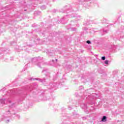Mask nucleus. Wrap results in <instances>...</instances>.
I'll return each mask as SVG.
<instances>
[{"instance_id": "nucleus-16", "label": "nucleus", "mask_w": 124, "mask_h": 124, "mask_svg": "<svg viewBox=\"0 0 124 124\" xmlns=\"http://www.w3.org/2000/svg\"><path fill=\"white\" fill-rule=\"evenodd\" d=\"M14 105H15V104L13 103L11 105H10L9 107H10V108H13V107H14Z\"/></svg>"}, {"instance_id": "nucleus-1", "label": "nucleus", "mask_w": 124, "mask_h": 124, "mask_svg": "<svg viewBox=\"0 0 124 124\" xmlns=\"http://www.w3.org/2000/svg\"><path fill=\"white\" fill-rule=\"evenodd\" d=\"M10 112V111L9 110H8V111L7 112V114H8V117H10V116H11ZM8 116H5V115L2 116L1 121H4V122H5V123H6V124H9L10 122V120H9L7 118Z\"/></svg>"}, {"instance_id": "nucleus-14", "label": "nucleus", "mask_w": 124, "mask_h": 124, "mask_svg": "<svg viewBox=\"0 0 124 124\" xmlns=\"http://www.w3.org/2000/svg\"><path fill=\"white\" fill-rule=\"evenodd\" d=\"M49 85L51 86V88H54V87L56 86L55 84H53L52 83H50Z\"/></svg>"}, {"instance_id": "nucleus-27", "label": "nucleus", "mask_w": 124, "mask_h": 124, "mask_svg": "<svg viewBox=\"0 0 124 124\" xmlns=\"http://www.w3.org/2000/svg\"><path fill=\"white\" fill-rule=\"evenodd\" d=\"M86 25H89V23H86Z\"/></svg>"}, {"instance_id": "nucleus-7", "label": "nucleus", "mask_w": 124, "mask_h": 124, "mask_svg": "<svg viewBox=\"0 0 124 124\" xmlns=\"http://www.w3.org/2000/svg\"><path fill=\"white\" fill-rule=\"evenodd\" d=\"M57 62H58V59H56V62H55V61H54V60H52L51 62H50L51 63V65H53L54 66H55V65L54 64V63H57Z\"/></svg>"}, {"instance_id": "nucleus-21", "label": "nucleus", "mask_w": 124, "mask_h": 124, "mask_svg": "<svg viewBox=\"0 0 124 124\" xmlns=\"http://www.w3.org/2000/svg\"><path fill=\"white\" fill-rule=\"evenodd\" d=\"M56 11H57V10H56L55 9L52 10V12H53L54 13H56Z\"/></svg>"}, {"instance_id": "nucleus-9", "label": "nucleus", "mask_w": 124, "mask_h": 124, "mask_svg": "<svg viewBox=\"0 0 124 124\" xmlns=\"http://www.w3.org/2000/svg\"><path fill=\"white\" fill-rule=\"evenodd\" d=\"M81 107H83V109H87L88 108V107L87 106V104H83L81 105Z\"/></svg>"}, {"instance_id": "nucleus-32", "label": "nucleus", "mask_w": 124, "mask_h": 124, "mask_svg": "<svg viewBox=\"0 0 124 124\" xmlns=\"http://www.w3.org/2000/svg\"><path fill=\"white\" fill-rule=\"evenodd\" d=\"M53 1H55V0H53Z\"/></svg>"}, {"instance_id": "nucleus-3", "label": "nucleus", "mask_w": 124, "mask_h": 124, "mask_svg": "<svg viewBox=\"0 0 124 124\" xmlns=\"http://www.w3.org/2000/svg\"><path fill=\"white\" fill-rule=\"evenodd\" d=\"M34 80H38L40 81V82H41V83H45L46 82V79L45 78L40 79V78H35Z\"/></svg>"}, {"instance_id": "nucleus-15", "label": "nucleus", "mask_w": 124, "mask_h": 124, "mask_svg": "<svg viewBox=\"0 0 124 124\" xmlns=\"http://www.w3.org/2000/svg\"><path fill=\"white\" fill-rule=\"evenodd\" d=\"M105 64H107V65L109 64V61H108V60H106V61H105Z\"/></svg>"}, {"instance_id": "nucleus-11", "label": "nucleus", "mask_w": 124, "mask_h": 124, "mask_svg": "<svg viewBox=\"0 0 124 124\" xmlns=\"http://www.w3.org/2000/svg\"><path fill=\"white\" fill-rule=\"evenodd\" d=\"M41 9L42 10H44V9H46V6L45 5L42 6L41 7Z\"/></svg>"}, {"instance_id": "nucleus-24", "label": "nucleus", "mask_w": 124, "mask_h": 124, "mask_svg": "<svg viewBox=\"0 0 124 124\" xmlns=\"http://www.w3.org/2000/svg\"><path fill=\"white\" fill-rule=\"evenodd\" d=\"M104 32H106V33H107V31H104Z\"/></svg>"}, {"instance_id": "nucleus-29", "label": "nucleus", "mask_w": 124, "mask_h": 124, "mask_svg": "<svg viewBox=\"0 0 124 124\" xmlns=\"http://www.w3.org/2000/svg\"><path fill=\"white\" fill-rule=\"evenodd\" d=\"M84 30H87V29H86V28H84Z\"/></svg>"}, {"instance_id": "nucleus-28", "label": "nucleus", "mask_w": 124, "mask_h": 124, "mask_svg": "<svg viewBox=\"0 0 124 124\" xmlns=\"http://www.w3.org/2000/svg\"><path fill=\"white\" fill-rule=\"evenodd\" d=\"M30 80H32V78H31Z\"/></svg>"}, {"instance_id": "nucleus-30", "label": "nucleus", "mask_w": 124, "mask_h": 124, "mask_svg": "<svg viewBox=\"0 0 124 124\" xmlns=\"http://www.w3.org/2000/svg\"><path fill=\"white\" fill-rule=\"evenodd\" d=\"M78 27H79V25H78Z\"/></svg>"}, {"instance_id": "nucleus-17", "label": "nucleus", "mask_w": 124, "mask_h": 124, "mask_svg": "<svg viewBox=\"0 0 124 124\" xmlns=\"http://www.w3.org/2000/svg\"><path fill=\"white\" fill-rule=\"evenodd\" d=\"M105 59H106V57H105V56H103L101 57L102 61H105Z\"/></svg>"}, {"instance_id": "nucleus-2", "label": "nucleus", "mask_w": 124, "mask_h": 124, "mask_svg": "<svg viewBox=\"0 0 124 124\" xmlns=\"http://www.w3.org/2000/svg\"><path fill=\"white\" fill-rule=\"evenodd\" d=\"M42 60H43V58L42 57H35L32 59V62H36V61H37V62H40V61H42Z\"/></svg>"}, {"instance_id": "nucleus-26", "label": "nucleus", "mask_w": 124, "mask_h": 124, "mask_svg": "<svg viewBox=\"0 0 124 124\" xmlns=\"http://www.w3.org/2000/svg\"><path fill=\"white\" fill-rule=\"evenodd\" d=\"M8 102L9 103H11V101H9Z\"/></svg>"}, {"instance_id": "nucleus-23", "label": "nucleus", "mask_w": 124, "mask_h": 124, "mask_svg": "<svg viewBox=\"0 0 124 124\" xmlns=\"http://www.w3.org/2000/svg\"><path fill=\"white\" fill-rule=\"evenodd\" d=\"M69 110H71L72 109V108L69 107H68Z\"/></svg>"}, {"instance_id": "nucleus-20", "label": "nucleus", "mask_w": 124, "mask_h": 124, "mask_svg": "<svg viewBox=\"0 0 124 124\" xmlns=\"http://www.w3.org/2000/svg\"><path fill=\"white\" fill-rule=\"evenodd\" d=\"M53 55H54L53 53H51V52H49V56H53Z\"/></svg>"}, {"instance_id": "nucleus-25", "label": "nucleus", "mask_w": 124, "mask_h": 124, "mask_svg": "<svg viewBox=\"0 0 124 124\" xmlns=\"http://www.w3.org/2000/svg\"><path fill=\"white\" fill-rule=\"evenodd\" d=\"M82 119H83V120H86V118H85V117L82 118Z\"/></svg>"}, {"instance_id": "nucleus-4", "label": "nucleus", "mask_w": 124, "mask_h": 124, "mask_svg": "<svg viewBox=\"0 0 124 124\" xmlns=\"http://www.w3.org/2000/svg\"><path fill=\"white\" fill-rule=\"evenodd\" d=\"M69 17H71V18H73L74 17H76L77 18V19H78V20H79L80 19V18H81V16H77L75 15H72L71 16H69Z\"/></svg>"}, {"instance_id": "nucleus-18", "label": "nucleus", "mask_w": 124, "mask_h": 124, "mask_svg": "<svg viewBox=\"0 0 124 124\" xmlns=\"http://www.w3.org/2000/svg\"><path fill=\"white\" fill-rule=\"evenodd\" d=\"M86 43H87V44H91L92 43L91 42V41L88 40L86 41Z\"/></svg>"}, {"instance_id": "nucleus-12", "label": "nucleus", "mask_w": 124, "mask_h": 124, "mask_svg": "<svg viewBox=\"0 0 124 124\" xmlns=\"http://www.w3.org/2000/svg\"><path fill=\"white\" fill-rule=\"evenodd\" d=\"M80 2H84V1H89L90 0H78Z\"/></svg>"}, {"instance_id": "nucleus-31", "label": "nucleus", "mask_w": 124, "mask_h": 124, "mask_svg": "<svg viewBox=\"0 0 124 124\" xmlns=\"http://www.w3.org/2000/svg\"><path fill=\"white\" fill-rule=\"evenodd\" d=\"M93 103H91V104H93Z\"/></svg>"}, {"instance_id": "nucleus-22", "label": "nucleus", "mask_w": 124, "mask_h": 124, "mask_svg": "<svg viewBox=\"0 0 124 124\" xmlns=\"http://www.w3.org/2000/svg\"><path fill=\"white\" fill-rule=\"evenodd\" d=\"M16 117H17V119H20V116L19 115H17Z\"/></svg>"}, {"instance_id": "nucleus-6", "label": "nucleus", "mask_w": 124, "mask_h": 124, "mask_svg": "<svg viewBox=\"0 0 124 124\" xmlns=\"http://www.w3.org/2000/svg\"><path fill=\"white\" fill-rule=\"evenodd\" d=\"M106 121H107V117L103 116L102 118L101 121L103 122V123H106Z\"/></svg>"}, {"instance_id": "nucleus-5", "label": "nucleus", "mask_w": 124, "mask_h": 124, "mask_svg": "<svg viewBox=\"0 0 124 124\" xmlns=\"http://www.w3.org/2000/svg\"><path fill=\"white\" fill-rule=\"evenodd\" d=\"M109 49H111V50H113V51H115V50L117 49V46L115 45H112L109 47Z\"/></svg>"}, {"instance_id": "nucleus-10", "label": "nucleus", "mask_w": 124, "mask_h": 124, "mask_svg": "<svg viewBox=\"0 0 124 124\" xmlns=\"http://www.w3.org/2000/svg\"><path fill=\"white\" fill-rule=\"evenodd\" d=\"M0 102L2 104H5V101L3 99H0Z\"/></svg>"}, {"instance_id": "nucleus-8", "label": "nucleus", "mask_w": 124, "mask_h": 124, "mask_svg": "<svg viewBox=\"0 0 124 124\" xmlns=\"http://www.w3.org/2000/svg\"><path fill=\"white\" fill-rule=\"evenodd\" d=\"M35 87H37V85L36 84H35V87H32V86L30 87L29 91L31 92V91H32V89H35Z\"/></svg>"}, {"instance_id": "nucleus-13", "label": "nucleus", "mask_w": 124, "mask_h": 124, "mask_svg": "<svg viewBox=\"0 0 124 124\" xmlns=\"http://www.w3.org/2000/svg\"><path fill=\"white\" fill-rule=\"evenodd\" d=\"M42 64H43V62H41V64L40 65V62H39L38 63H37V65L39 67H41V66L42 65Z\"/></svg>"}, {"instance_id": "nucleus-19", "label": "nucleus", "mask_w": 124, "mask_h": 124, "mask_svg": "<svg viewBox=\"0 0 124 124\" xmlns=\"http://www.w3.org/2000/svg\"><path fill=\"white\" fill-rule=\"evenodd\" d=\"M71 31H76V28H71Z\"/></svg>"}]
</instances>
